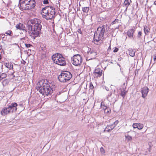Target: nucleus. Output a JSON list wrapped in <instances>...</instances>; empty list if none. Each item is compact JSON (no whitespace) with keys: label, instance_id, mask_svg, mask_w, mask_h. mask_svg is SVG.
<instances>
[{"label":"nucleus","instance_id":"obj_1","mask_svg":"<svg viewBox=\"0 0 156 156\" xmlns=\"http://www.w3.org/2000/svg\"><path fill=\"white\" fill-rule=\"evenodd\" d=\"M30 21L32 24V25H28V30L31 31L30 36L32 38L35 39L39 35L41 29V21L38 19H31Z\"/></svg>","mask_w":156,"mask_h":156},{"label":"nucleus","instance_id":"obj_2","mask_svg":"<svg viewBox=\"0 0 156 156\" xmlns=\"http://www.w3.org/2000/svg\"><path fill=\"white\" fill-rule=\"evenodd\" d=\"M50 83L47 82L44 83L43 81H40L37 83L36 89L44 96L50 94L52 92L51 88L50 87Z\"/></svg>","mask_w":156,"mask_h":156},{"label":"nucleus","instance_id":"obj_3","mask_svg":"<svg viewBox=\"0 0 156 156\" xmlns=\"http://www.w3.org/2000/svg\"><path fill=\"white\" fill-rule=\"evenodd\" d=\"M55 13V9L52 6L46 7L43 8L41 12L43 18L47 20H51L54 18Z\"/></svg>","mask_w":156,"mask_h":156},{"label":"nucleus","instance_id":"obj_4","mask_svg":"<svg viewBox=\"0 0 156 156\" xmlns=\"http://www.w3.org/2000/svg\"><path fill=\"white\" fill-rule=\"evenodd\" d=\"M106 26L103 25L98 27L96 33H95L94 36V43L98 44V42L102 41L104 39V35L105 31V27Z\"/></svg>","mask_w":156,"mask_h":156},{"label":"nucleus","instance_id":"obj_5","mask_svg":"<svg viewBox=\"0 0 156 156\" xmlns=\"http://www.w3.org/2000/svg\"><path fill=\"white\" fill-rule=\"evenodd\" d=\"M52 59L54 63L59 66H64L66 64L65 58L58 53L53 54L52 56Z\"/></svg>","mask_w":156,"mask_h":156},{"label":"nucleus","instance_id":"obj_6","mask_svg":"<svg viewBox=\"0 0 156 156\" xmlns=\"http://www.w3.org/2000/svg\"><path fill=\"white\" fill-rule=\"evenodd\" d=\"M72 76L70 72L66 71L62 73L58 76V79L60 82L65 83L69 80Z\"/></svg>","mask_w":156,"mask_h":156},{"label":"nucleus","instance_id":"obj_7","mask_svg":"<svg viewBox=\"0 0 156 156\" xmlns=\"http://www.w3.org/2000/svg\"><path fill=\"white\" fill-rule=\"evenodd\" d=\"M71 62L74 66H80L83 62L82 57L79 54L74 55L71 58Z\"/></svg>","mask_w":156,"mask_h":156},{"label":"nucleus","instance_id":"obj_8","mask_svg":"<svg viewBox=\"0 0 156 156\" xmlns=\"http://www.w3.org/2000/svg\"><path fill=\"white\" fill-rule=\"evenodd\" d=\"M27 3L24 6H22L20 9L22 10H26L30 9L33 8L35 6V2L34 0H30L29 2H27Z\"/></svg>","mask_w":156,"mask_h":156},{"label":"nucleus","instance_id":"obj_9","mask_svg":"<svg viewBox=\"0 0 156 156\" xmlns=\"http://www.w3.org/2000/svg\"><path fill=\"white\" fill-rule=\"evenodd\" d=\"M87 54L88 56L86 58V60L87 61L95 58L97 55L96 52L91 48L87 52Z\"/></svg>","mask_w":156,"mask_h":156},{"label":"nucleus","instance_id":"obj_10","mask_svg":"<svg viewBox=\"0 0 156 156\" xmlns=\"http://www.w3.org/2000/svg\"><path fill=\"white\" fill-rule=\"evenodd\" d=\"M119 122V121L118 120H116L114 122L113 124L110 125H108L106 127L105 130L108 132L110 131L114 128Z\"/></svg>","mask_w":156,"mask_h":156},{"label":"nucleus","instance_id":"obj_11","mask_svg":"<svg viewBox=\"0 0 156 156\" xmlns=\"http://www.w3.org/2000/svg\"><path fill=\"white\" fill-rule=\"evenodd\" d=\"M94 75L96 77H100L102 74V70L98 67H97L94 70Z\"/></svg>","mask_w":156,"mask_h":156},{"label":"nucleus","instance_id":"obj_12","mask_svg":"<svg viewBox=\"0 0 156 156\" xmlns=\"http://www.w3.org/2000/svg\"><path fill=\"white\" fill-rule=\"evenodd\" d=\"M12 112V111L10 108L8 107H5L2 108L1 111V113L2 115H6L9 114L10 112Z\"/></svg>","mask_w":156,"mask_h":156},{"label":"nucleus","instance_id":"obj_13","mask_svg":"<svg viewBox=\"0 0 156 156\" xmlns=\"http://www.w3.org/2000/svg\"><path fill=\"white\" fill-rule=\"evenodd\" d=\"M149 89L147 87H144L142 89V97L145 98L147 96L148 92Z\"/></svg>","mask_w":156,"mask_h":156},{"label":"nucleus","instance_id":"obj_14","mask_svg":"<svg viewBox=\"0 0 156 156\" xmlns=\"http://www.w3.org/2000/svg\"><path fill=\"white\" fill-rule=\"evenodd\" d=\"M17 105L16 103H12L11 105L8 106L9 108L12 111V112H16L17 110Z\"/></svg>","mask_w":156,"mask_h":156},{"label":"nucleus","instance_id":"obj_15","mask_svg":"<svg viewBox=\"0 0 156 156\" xmlns=\"http://www.w3.org/2000/svg\"><path fill=\"white\" fill-rule=\"evenodd\" d=\"M135 30V29H129L127 32V35L129 38H132L133 37L134 33Z\"/></svg>","mask_w":156,"mask_h":156},{"label":"nucleus","instance_id":"obj_16","mask_svg":"<svg viewBox=\"0 0 156 156\" xmlns=\"http://www.w3.org/2000/svg\"><path fill=\"white\" fill-rule=\"evenodd\" d=\"M30 0H20L19 2V7L20 9L22 8V6H24L27 3V2H29Z\"/></svg>","mask_w":156,"mask_h":156},{"label":"nucleus","instance_id":"obj_17","mask_svg":"<svg viewBox=\"0 0 156 156\" xmlns=\"http://www.w3.org/2000/svg\"><path fill=\"white\" fill-rule=\"evenodd\" d=\"M16 27L18 29L22 30H25V26L23 24L21 23H19L18 24H17L16 25Z\"/></svg>","mask_w":156,"mask_h":156},{"label":"nucleus","instance_id":"obj_18","mask_svg":"<svg viewBox=\"0 0 156 156\" xmlns=\"http://www.w3.org/2000/svg\"><path fill=\"white\" fill-rule=\"evenodd\" d=\"M131 1V0H125L124 2V6L126 7L125 11L127 10V8L130 5Z\"/></svg>","mask_w":156,"mask_h":156},{"label":"nucleus","instance_id":"obj_19","mask_svg":"<svg viewBox=\"0 0 156 156\" xmlns=\"http://www.w3.org/2000/svg\"><path fill=\"white\" fill-rule=\"evenodd\" d=\"M129 55L131 57H134L135 55V52L132 48H129L128 50Z\"/></svg>","mask_w":156,"mask_h":156},{"label":"nucleus","instance_id":"obj_20","mask_svg":"<svg viewBox=\"0 0 156 156\" xmlns=\"http://www.w3.org/2000/svg\"><path fill=\"white\" fill-rule=\"evenodd\" d=\"M5 65L6 67L9 68L10 69H12L13 68V65L11 63H6L5 64Z\"/></svg>","mask_w":156,"mask_h":156},{"label":"nucleus","instance_id":"obj_21","mask_svg":"<svg viewBox=\"0 0 156 156\" xmlns=\"http://www.w3.org/2000/svg\"><path fill=\"white\" fill-rule=\"evenodd\" d=\"M150 30V28L147 27V26L145 25L144 26V31L145 34H147V33H149Z\"/></svg>","mask_w":156,"mask_h":156},{"label":"nucleus","instance_id":"obj_22","mask_svg":"<svg viewBox=\"0 0 156 156\" xmlns=\"http://www.w3.org/2000/svg\"><path fill=\"white\" fill-rule=\"evenodd\" d=\"M82 10L83 12L87 13L88 12L89 10V7H83Z\"/></svg>","mask_w":156,"mask_h":156},{"label":"nucleus","instance_id":"obj_23","mask_svg":"<svg viewBox=\"0 0 156 156\" xmlns=\"http://www.w3.org/2000/svg\"><path fill=\"white\" fill-rule=\"evenodd\" d=\"M125 138L128 141H131L132 140V137L129 134H126L125 136Z\"/></svg>","mask_w":156,"mask_h":156},{"label":"nucleus","instance_id":"obj_24","mask_svg":"<svg viewBox=\"0 0 156 156\" xmlns=\"http://www.w3.org/2000/svg\"><path fill=\"white\" fill-rule=\"evenodd\" d=\"M126 92V91L125 89L124 88H123V90H121L120 95L123 98L125 97Z\"/></svg>","mask_w":156,"mask_h":156},{"label":"nucleus","instance_id":"obj_25","mask_svg":"<svg viewBox=\"0 0 156 156\" xmlns=\"http://www.w3.org/2000/svg\"><path fill=\"white\" fill-rule=\"evenodd\" d=\"M7 76V74L5 73H2L0 75V81L3 79L5 78Z\"/></svg>","mask_w":156,"mask_h":156},{"label":"nucleus","instance_id":"obj_26","mask_svg":"<svg viewBox=\"0 0 156 156\" xmlns=\"http://www.w3.org/2000/svg\"><path fill=\"white\" fill-rule=\"evenodd\" d=\"M101 108L103 109V110L106 108L107 106L105 105L104 102H102L101 104Z\"/></svg>","mask_w":156,"mask_h":156},{"label":"nucleus","instance_id":"obj_27","mask_svg":"<svg viewBox=\"0 0 156 156\" xmlns=\"http://www.w3.org/2000/svg\"><path fill=\"white\" fill-rule=\"evenodd\" d=\"M104 110V113L106 114L109 113L110 112V109L109 108L107 107Z\"/></svg>","mask_w":156,"mask_h":156},{"label":"nucleus","instance_id":"obj_28","mask_svg":"<svg viewBox=\"0 0 156 156\" xmlns=\"http://www.w3.org/2000/svg\"><path fill=\"white\" fill-rule=\"evenodd\" d=\"M144 126L143 124L139 123L137 125V129H141L143 128Z\"/></svg>","mask_w":156,"mask_h":156},{"label":"nucleus","instance_id":"obj_29","mask_svg":"<svg viewBox=\"0 0 156 156\" xmlns=\"http://www.w3.org/2000/svg\"><path fill=\"white\" fill-rule=\"evenodd\" d=\"M5 34L7 35H11V34H12V32L11 30H9L5 32Z\"/></svg>","mask_w":156,"mask_h":156},{"label":"nucleus","instance_id":"obj_30","mask_svg":"<svg viewBox=\"0 0 156 156\" xmlns=\"http://www.w3.org/2000/svg\"><path fill=\"white\" fill-rule=\"evenodd\" d=\"M101 152L102 153H105V151L103 147H101L100 148Z\"/></svg>","mask_w":156,"mask_h":156},{"label":"nucleus","instance_id":"obj_31","mask_svg":"<svg viewBox=\"0 0 156 156\" xmlns=\"http://www.w3.org/2000/svg\"><path fill=\"white\" fill-rule=\"evenodd\" d=\"M89 88L90 89L92 90L94 88V86L92 83L90 82L89 84Z\"/></svg>","mask_w":156,"mask_h":156},{"label":"nucleus","instance_id":"obj_32","mask_svg":"<svg viewBox=\"0 0 156 156\" xmlns=\"http://www.w3.org/2000/svg\"><path fill=\"white\" fill-rule=\"evenodd\" d=\"M138 123H134L133 125V127L134 128H137Z\"/></svg>","mask_w":156,"mask_h":156},{"label":"nucleus","instance_id":"obj_33","mask_svg":"<svg viewBox=\"0 0 156 156\" xmlns=\"http://www.w3.org/2000/svg\"><path fill=\"white\" fill-rule=\"evenodd\" d=\"M7 81L6 80H5L2 81V83L3 86H5L6 85Z\"/></svg>","mask_w":156,"mask_h":156},{"label":"nucleus","instance_id":"obj_34","mask_svg":"<svg viewBox=\"0 0 156 156\" xmlns=\"http://www.w3.org/2000/svg\"><path fill=\"white\" fill-rule=\"evenodd\" d=\"M118 20H117V19H115V20H114L112 22V24H115V23H118Z\"/></svg>","mask_w":156,"mask_h":156},{"label":"nucleus","instance_id":"obj_35","mask_svg":"<svg viewBox=\"0 0 156 156\" xmlns=\"http://www.w3.org/2000/svg\"><path fill=\"white\" fill-rule=\"evenodd\" d=\"M142 35V32L141 31H139L138 33V34L137 35V37L138 38H140V37Z\"/></svg>","mask_w":156,"mask_h":156},{"label":"nucleus","instance_id":"obj_36","mask_svg":"<svg viewBox=\"0 0 156 156\" xmlns=\"http://www.w3.org/2000/svg\"><path fill=\"white\" fill-rule=\"evenodd\" d=\"M25 46L26 47H27V48H29L30 47V46H32L31 45L29 44H26Z\"/></svg>","mask_w":156,"mask_h":156},{"label":"nucleus","instance_id":"obj_37","mask_svg":"<svg viewBox=\"0 0 156 156\" xmlns=\"http://www.w3.org/2000/svg\"><path fill=\"white\" fill-rule=\"evenodd\" d=\"M48 0H44L43 1V3L44 4H48Z\"/></svg>","mask_w":156,"mask_h":156},{"label":"nucleus","instance_id":"obj_38","mask_svg":"<svg viewBox=\"0 0 156 156\" xmlns=\"http://www.w3.org/2000/svg\"><path fill=\"white\" fill-rule=\"evenodd\" d=\"M112 93L111 92H110L109 94L107 96V98L108 99L109 98V97H110L111 95H112Z\"/></svg>","mask_w":156,"mask_h":156},{"label":"nucleus","instance_id":"obj_39","mask_svg":"<svg viewBox=\"0 0 156 156\" xmlns=\"http://www.w3.org/2000/svg\"><path fill=\"white\" fill-rule=\"evenodd\" d=\"M118 49L117 48H115V49L113 50V52H117L118 51Z\"/></svg>","mask_w":156,"mask_h":156},{"label":"nucleus","instance_id":"obj_40","mask_svg":"<svg viewBox=\"0 0 156 156\" xmlns=\"http://www.w3.org/2000/svg\"><path fill=\"white\" fill-rule=\"evenodd\" d=\"M111 50V45H110L107 50V51H109Z\"/></svg>","mask_w":156,"mask_h":156},{"label":"nucleus","instance_id":"obj_41","mask_svg":"<svg viewBox=\"0 0 156 156\" xmlns=\"http://www.w3.org/2000/svg\"><path fill=\"white\" fill-rule=\"evenodd\" d=\"M156 60V54H154V60L155 61Z\"/></svg>","mask_w":156,"mask_h":156},{"label":"nucleus","instance_id":"obj_42","mask_svg":"<svg viewBox=\"0 0 156 156\" xmlns=\"http://www.w3.org/2000/svg\"><path fill=\"white\" fill-rule=\"evenodd\" d=\"M26 63V62L24 60H23L21 61V63L23 64V65H25Z\"/></svg>","mask_w":156,"mask_h":156},{"label":"nucleus","instance_id":"obj_43","mask_svg":"<svg viewBox=\"0 0 156 156\" xmlns=\"http://www.w3.org/2000/svg\"><path fill=\"white\" fill-rule=\"evenodd\" d=\"M78 32L80 34H81L82 33V31H81L80 29L78 30Z\"/></svg>","mask_w":156,"mask_h":156},{"label":"nucleus","instance_id":"obj_44","mask_svg":"<svg viewBox=\"0 0 156 156\" xmlns=\"http://www.w3.org/2000/svg\"><path fill=\"white\" fill-rule=\"evenodd\" d=\"M19 105L20 106H21V107L23 106V104H19Z\"/></svg>","mask_w":156,"mask_h":156},{"label":"nucleus","instance_id":"obj_45","mask_svg":"<svg viewBox=\"0 0 156 156\" xmlns=\"http://www.w3.org/2000/svg\"><path fill=\"white\" fill-rule=\"evenodd\" d=\"M154 4L156 5V1H155L154 2Z\"/></svg>","mask_w":156,"mask_h":156},{"label":"nucleus","instance_id":"obj_46","mask_svg":"<svg viewBox=\"0 0 156 156\" xmlns=\"http://www.w3.org/2000/svg\"><path fill=\"white\" fill-rule=\"evenodd\" d=\"M106 89V90H107L108 91V89Z\"/></svg>","mask_w":156,"mask_h":156}]
</instances>
